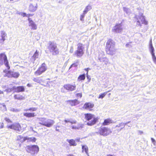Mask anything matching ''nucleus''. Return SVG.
I'll use <instances>...</instances> for the list:
<instances>
[{
	"label": "nucleus",
	"mask_w": 156,
	"mask_h": 156,
	"mask_svg": "<svg viewBox=\"0 0 156 156\" xmlns=\"http://www.w3.org/2000/svg\"><path fill=\"white\" fill-rule=\"evenodd\" d=\"M116 49L115 48V43L112 39H108L105 47V50L107 54L112 55L116 52Z\"/></svg>",
	"instance_id": "obj_1"
},
{
	"label": "nucleus",
	"mask_w": 156,
	"mask_h": 156,
	"mask_svg": "<svg viewBox=\"0 0 156 156\" xmlns=\"http://www.w3.org/2000/svg\"><path fill=\"white\" fill-rule=\"evenodd\" d=\"M134 19V22L136 23V25L138 26L141 27L142 24L145 25H148V22L143 13H141L138 15H136Z\"/></svg>",
	"instance_id": "obj_2"
},
{
	"label": "nucleus",
	"mask_w": 156,
	"mask_h": 156,
	"mask_svg": "<svg viewBox=\"0 0 156 156\" xmlns=\"http://www.w3.org/2000/svg\"><path fill=\"white\" fill-rule=\"evenodd\" d=\"M85 119L88 121L86 124L88 126H92L95 125L98 121V119L97 117H94V115L90 113L84 114Z\"/></svg>",
	"instance_id": "obj_3"
},
{
	"label": "nucleus",
	"mask_w": 156,
	"mask_h": 156,
	"mask_svg": "<svg viewBox=\"0 0 156 156\" xmlns=\"http://www.w3.org/2000/svg\"><path fill=\"white\" fill-rule=\"evenodd\" d=\"M84 53V45L81 43H79L77 44L76 50L75 51L73 55L77 58H81Z\"/></svg>",
	"instance_id": "obj_4"
},
{
	"label": "nucleus",
	"mask_w": 156,
	"mask_h": 156,
	"mask_svg": "<svg viewBox=\"0 0 156 156\" xmlns=\"http://www.w3.org/2000/svg\"><path fill=\"white\" fill-rule=\"evenodd\" d=\"M39 121V124L48 127H51L54 123L53 120L47 119L45 118H40Z\"/></svg>",
	"instance_id": "obj_5"
},
{
	"label": "nucleus",
	"mask_w": 156,
	"mask_h": 156,
	"mask_svg": "<svg viewBox=\"0 0 156 156\" xmlns=\"http://www.w3.org/2000/svg\"><path fill=\"white\" fill-rule=\"evenodd\" d=\"M3 63H4L7 69H9L10 67L9 65V63L7 56L5 53H2L0 54V65H3Z\"/></svg>",
	"instance_id": "obj_6"
},
{
	"label": "nucleus",
	"mask_w": 156,
	"mask_h": 156,
	"mask_svg": "<svg viewBox=\"0 0 156 156\" xmlns=\"http://www.w3.org/2000/svg\"><path fill=\"white\" fill-rule=\"evenodd\" d=\"M48 48L53 55H55L59 54V50L56 45L54 43L50 42L48 43Z\"/></svg>",
	"instance_id": "obj_7"
},
{
	"label": "nucleus",
	"mask_w": 156,
	"mask_h": 156,
	"mask_svg": "<svg viewBox=\"0 0 156 156\" xmlns=\"http://www.w3.org/2000/svg\"><path fill=\"white\" fill-rule=\"evenodd\" d=\"M112 133L111 129L106 127L101 126L98 130V133L103 136H106Z\"/></svg>",
	"instance_id": "obj_8"
},
{
	"label": "nucleus",
	"mask_w": 156,
	"mask_h": 156,
	"mask_svg": "<svg viewBox=\"0 0 156 156\" xmlns=\"http://www.w3.org/2000/svg\"><path fill=\"white\" fill-rule=\"evenodd\" d=\"M47 69V67L45 63L44 62L38 68L37 70L34 73L36 76L41 75L46 71Z\"/></svg>",
	"instance_id": "obj_9"
},
{
	"label": "nucleus",
	"mask_w": 156,
	"mask_h": 156,
	"mask_svg": "<svg viewBox=\"0 0 156 156\" xmlns=\"http://www.w3.org/2000/svg\"><path fill=\"white\" fill-rule=\"evenodd\" d=\"M39 150V147L36 145H33L31 146L28 145L27 146V151L29 153H31V154H34L37 153Z\"/></svg>",
	"instance_id": "obj_10"
},
{
	"label": "nucleus",
	"mask_w": 156,
	"mask_h": 156,
	"mask_svg": "<svg viewBox=\"0 0 156 156\" xmlns=\"http://www.w3.org/2000/svg\"><path fill=\"white\" fill-rule=\"evenodd\" d=\"M7 128L14 130L17 132H20L22 130L20 124L18 123H16L10 125L8 126Z\"/></svg>",
	"instance_id": "obj_11"
},
{
	"label": "nucleus",
	"mask_w": 156,
	"mask_h": 156,
	"mask_svg": "<svg viewBox=\"0 0 156 156\" xmlns=\"http://www.w3.org/2000/svg\"><path fill=\"white\" fill-rule=\"evenodd\" d=\"M63 87L66 90L69 91H73L76 90V85L75 84H66L64 85Z\"/></svg>",
	"instance_id": "obj_12"
},
{
	"label": "nucleus",
	"mask_w": 156,
	"mask_h": 156,
	"mask_svg": "<svg viewBox=\"0 0 156 156\" xmlns=\"http://www.w3.org/2000/svg\"><path fill=\"white\" fill-rule=\"evenodd\" d=\"M94 107V104L93 103L87 102L84 104L83 108L84 109L88 110L89 111H92L93 110Z\"/></svg>",
	"instance_id": "obj_13"
},
{
	"label": "nucleus",
	"mask_w": 156,
	"mask_h": 156,
	"mask_svg": "<svg viewBox=\"0 0 156 156\" xmlns=\"http://www.w3.org/2000/svg\"><path fill=\"white\" fill-rule=\"evenodd\" d=\"M122 30V25L121 23L116 24L112 29V31L115 33H120Z\"/></svg>",
	"instance_id": "obj_14"
},
{
	"label": "nucleus",
	"mask_w": 156,
	"mask_h": 156,
	"mask_svg": "<svg viewBox=\"0 0 156 156\" xmlns=\"http://www.w3.org/2000/svg\"><path fill=\"white\" fill-rule=\"evenodd\" d=\"M37 8L38 5L37 3H31L29 6L28 10L31 12H34L37 10Z\"/></svg>",
	"instance_id": "obj_15"
},
{
	"label": "nucleus",
	"mask_w": 156,
	"mask_h": 156,
	"mask_svg": "<svg viewBox=\"0 0 156 156\" xmlns=\"http://www.w3.org/2000/svg\"><path fill=\"white\" fill-rule=\"evenodd\" d=\"M80 141V138H78L74 140L73 139H71L67 140V141L69 143V145L71 146H76L77 145L76 141L79 142Z\"/></svg>",
	"instance_id": "obj_16"
},
{
	"label": "nucleus",
	"mask_w": 156,
	"mask_h": 156,
	"mask_svg": "<svg viewBox=\"0 0 156 156\" xmlns=\"http://www.w3.org/2000/svg\"><path fill=\"white\" fill-rule=\"evenodd\" d=\"M127 123H124L121 122L119 123V124L117 125L115 127V130L117 131L118 132H119L122 129L125 127V125L127 124Z\"/></svg>",
	"instance_id": "obj_17"
},
{
	"label": "nucleus",
	"mask_w": 156,
	"mask_h": 156,
	"mask_svg": "<svg viewBox=\"0 0 156 156\" xmlns=\"http://www.w3.org/2000/svg\"><path fill=\"white\" fill-rule=\"evenodd\" d=\"M28 20L29 22V26L31 27V29L33 30L37 29V26L34 22L30 18L28 19Z\"/></svg>",
	"instance_id": "obj_18"
},
{
	"label": "nucleus",
	"mask_w": 156,
	"mask_h": 156,
	"mask_svg": "<svg viewBox=\"0 0 156 156\" xmlns=\"http://www.w3.org/2000/svg\"><path fill=\"white\" fill-rule=\"evenodd\" d=\"M66 102L68 104L72 106L76 105L79 103L77 99L67 100Z\"/></svg>",
	"instance_id": "obj_19"
},
{
	"label": "nucleus",
	"mask_w": 156,
	"mask_h": 156,
	"mask_svg": "<svg viewBox=\"0 0 156 156\" xmlns=\"http://www.w3.org/2000/svg\"><path fill=\"white\" fill-rule=\"evenodd\" d=\"M26 137H23L21 135L18 136L17 137L16 141L18 142L23 143L26 140Z\"/></svg>",
	"instance_id": "obj_20"
},
{
	"label": "nucleus",
	"mask_w": 156,
	"mask_h": 156,
	"mask_svg": "<svg viewBox=\"0 0 156 156\" xmlns=\"http://www.w3.org/2000/svg\"><path fill=\"white\" fill-rule=\"evenodd\" d=\"M23 115L24 116L27 118H33L36 115V114L34 112L24 113Z\"/></svg>",
	"instance_id": "obj_21"
},
{
	"label": "nucleus",
	"mask_w": 156,
	"mask_h": 156,
	"mask_svg": "<svg viewBox=\"0 0 156 156\" xmlns=\"http://www.w3.org/2000/svg\"><path fill=\"white\" fill-rule=\"evenodd\" d=\"M15 99L18 100H22L25 99V97L23 95L20 94H15L14 96Z\"/></svg>",
	"instance_id": "obj_22"
},
{
	"label": "nucleus",
	"mask_w": 156,
	"mask_h": 156,
	"mask_svg": "<svg viewBox=\"0 0 156 156\" xmlns=\"http://www.w3.org/2000/svg\"><path fill=\"white\" fill-rule=\"evenodd\" d=\"M113 121L110 118H108L104 120V122H102V124L103 126H107L109 125L110 124L113 123Z\"/></svg>",
	"instance_id": "obj_23"
},
{
	"label": "nucleus",
	"mask_w": 156,
	"mask_h": 156,
	"mask_svg": "<svg viewBox=\"0 0 156 156\" xmlns=\"http://www.w3.org/2000/svg\"><path fill=\"white\" fill-rule=\"evenodd\" d=\"M7 34L6 33L2 31L1 33V38L0 39V43H3L5 40V37H6Z\"/></svg>",
	"instance_id": "obj_24"
},
{
	"label": "nucleus",
	"mask_w": 156,
	"mask_h": 156,
	"mask_svg": "<svg viewBox=\"0 0 156 156\" xmlns=\"http://www.w3.org/2000/svg\"><path fill=\"white\" fill-rule=\"evenodd\" d=\"M15 90L16 92L19 93L24 91L25 89L23 86H19L16 87L15 88Z\"/></svg>",
	"instance_id": "obj_25"
},
{
	"label": "nucleus",
	"mask_w": 156,
	"mask_h": 156,
	"mask_svg": "<svg viewBox=\"0 0 156 156\" xmlns=\"http://www.w3.org/2000/svg\"><path fill=\"white\" fill-rule=\"evenodd\" d=\"M71 124V127L72 129H78L81 127V125L79 123L77 122V124H73V125H72Z\"/></svg>",
	"instance_id": "obj_26"
},
{
	"label": "nucleus",
	"mask_w": 156,
	"mask_h": 156,
	"mask_svg": "<svg viewBox=\"0 0 156 156\" xmlns=\"http://www.w3.org/2000/svg\"><path fill=\"white\" fill-rule=\"evenodd\" d=\"M82 152H85L88 156H89L88 154V148L87 146L85 145H82Z\"/></svg>",
	"instance_id": "obj_27"
},
{
	"label": "nucleus",
	"mask_w": 156,
	"mask_h": 156,
	"mask_svg": "<svg viewBox=\"0 0 156 156\" xmlns=\"http://www.w3.org/2000/svg\"><path fill=\"white\" fill-rule=\"evenodd\" d=\"M150 43L151 52L152 54V56H154L155 55L154 53V48L153 46L151 39L150 40Z\"/></svg>",
	"instance_id": "obj_28"
},
{
	"label": "nucleus",
	"mask_w": 156,
	"mask_h": 156,
	"mask_svg": "<svg viewBox=\"0 0 156 156\" xmlns=\"http://www.w3.org/2000/svg\"><path fill=\"white\" fill-rule=\"evenodd\" d=\"M4 72L5 73H6L4 76H6L8 78H11L12 77V72L10 71H8L6 72L5 71H4Z\"/></svg>",
	"instance_id": "obj_29"
},
{
	"label": "nucleus",
	"mask_w": 156,
	"mask_h": 156,
	"mask_svg": "<svg viewBox=\"0 0 156 156\" xmlns=\"http://www.w3.org/2000/svg\"><path fill=\"white\" fill-rule=\"evenodd\" d=\"M26 140H27V142H34L36 141V139L35 137H26Z\"/></svg>",
	"instance_id": "obj_30"
},
{
	"label": "nucleus",
	"mask_w": 156,
	"mask_h": 156,
	"mask_svg": "<svg viewBox=\"0 0 156 156\" xmlns=\"http://www.w3.org/2000/svg\"><path fill=\"white\" fill-rule=\"evenodd\" d=\"M64 121L65 123L69 122L72 125L77 124V121L76 120H70L69 119H65Z\"/></svg>",
	"instance_id": "obj_31"
},
{
	"label": "nucleus",
	"mask_w": 156,
	"mask_h": 156,
	"mask_svg": "<svg viewBox=\"0 0 156 156\" xmlns=\"http://www.w3.org/2000/svg\"><path fill=\"white\" fill-rule=\"evenodd\" d=\"M85 78V75L84 74L80 75L78 77L77 80L79 81L83 80Z\"/></svg>",
	"instance_id": "obj_32"
},
{
	"label": "nucleus",
	"mask_w": 156,
	"mask_h": 156,
	"mask_svg": "<svg viewBox=\"0 0 156 156\" xmlns=\"http://www.w3.org/2000/svg\"><path fill=\"white\" fill-rule=\"evenodd\" d=\"M20 76V73L18 72H12V77L15 78H18Z\"/></svg>",
	"instance_id": "obj_33"
},
{
	"label": "nucleus",
	"mask_w": 156,
	"mask_h": 156,
	"mask_svg": "<svg viewBox=\"0 0 156 156\" xmlns=\"http://www.w3.org/2000/svg\"><path fill=\"white\" fill-rule=\"evenodd\" d=\"M37 109V108H30L28 109H25L24 110L25 111H30V112H34L36 111Z\"/></svg>",
	"instance_id": "obj_34"
},
{
	"label": "nucleus",
	"mask_w": 156,
	"mask_h": 156,
	"mask_svg": "<svg viewBox=\"0 0 156 156\" xmlns=\"http://www.w3.org/2000/svg\"><path fill=\"white\" fill-rule=\"evenodd\" d=\"M109 91H107V92H104L103 93H102L101 94H100L98 97V98L102 99L103 98H104L105 97V96L107 94V93Z\"/></svg>",
	"instance_id": "obj_35"
},
{
	"label": "nucleus",
	"mask_w": 156,
	"mask_h": 156,
	"mask_svg": "<svg viewBox=\"0 0 156 156\" xmlns=\"http://www.w3.org/2000/svg\"><path fill=\"white\" fill-rule=\"evenodd\" d=\"M38 52L36 50L35 52L34 53L32 57H33L35 59L36 58H38Z\"/></svg>",
	"instance_id": "obj_36"
},
{
	"label": "nucleus",
	"mask_w": 156,
	"mask_h": 156,
	"mask_svg": "<svg viewBox=\"0 0 156 156\" xmlns=\"http://www.w3.org/2000/svg\"><path fill=\"white\" fill-rule=\"evenodd\" d=\"M75 96L77 98H81L82 96V92L77 93L76 94Z\"/></svg>",
	"instance_id": "obj_37"
},
{
	"label": "nucleus",
	"mask_w": 156,
	"mask_h": 156,
	"mask_svg": "<svg viewBox=\"0 0 156 156\" xmlns=\"http://www.w3.org/2000/svg\"><path fill=\"white\" fill-rule=\"evenodd\" d=\"M5 120L8 123H10L12 122V121L9 118L7 117H5Z\"/></svg>",
	"instance_id": "obj_38"
},
{
	"label": "nucleus",
	"mask_w": 156,
	"mask_h": 156,
	"mask_svg": "<svg viewBox=\"0 0 156 156\" xmlns=\"http://www.w3.org/2000/svg\"><path fill=\"white\" fill-rule=\"evenodd\" d=\"M33 80L34 82L39 83L40 82V80H39V78H35L33 79Z\"/></svg>",
	"instance_id": "obj_39"
},
{
	"label": "nucleus",
	"mask_w": 156,
	"mask_h": 156,
	"mask_svg": "<svg viewBox=\"0 0 156 156\" xmlns=\"http://www.w3.org/2000/svg\"><path fill=\"white\" fill-rule=\"evenodd\" d=\"M91 9V6H90V5H88L86 7L85 9L86 10H87V11L88 12Z\"/></svg>",
	"instance_id": "obj_40"
},
{
	"label": "nucleus",
	"mask_w": 156,
	"mask_h": 156,
	"mask_svg": "<svg viewBox=\"0 0 156 156\" xmlns=\"http://www.w3.org/2000/svg\"><path fill=\"white\" fill-rule=\"evenodd\" d=\"M77 65L76 63H73L70 66L69 69H70L73 66L77 67Z\"/></svg>",
	"instance_id": "obj_41"
},
{
	"label": "nucleus",
	"mask_w": 156,
	"mask_h": 156,
	"mask_svg": "<svg viewBox=\"0 0 156 156\" xmlns=\"http://www.w3.org/2000/svg\"><path fill=\"white\" fill-rule=\"evenodd\" d=\"M74 49L73 47H71L69 51V52L70 53H72L73 52Z\"/></svg>",
	"instance_id": "obj_42"
},
{
	"label": "nucleus",
	"mask_w": 156,
	"mask_h": 156,
	"mask_svg": "<svg viewBox=\"0 0 156 156\" xmlns=\"http://www.w3.org/2000/svg\"><path fill=\"white\" fill-rule=\"evenodd\" d=\"M154 63L156 65V57L155 56L152 57Z\"/></svg>",
	"instance_id": "obj_43"
},
{
	"label": "nucleus",
	"mask_w": 156,
	"mask_h": 156,
	"mask_svg": "<svg viewBox=\"0 0 156 156\" xmlns=\"http://www.w3.org/2000/svg\"><path fill=\"white\" fill-rule=\"evenodd\" d=\"M84 16H85V15H84L83 14L82 15H81L80 16V20H81V21L83 20V18H84Z\"/></svg>",
	"instance_id": "obj_44"
},
{
	"label": "nucleus",
	"mask_w": 156,
	"mask_h": 156,
	"mask_svg": "<svg viewBox=\"0 0 156 156\" xmlns=\"http://www.w3.org/2000/svg\"><path fill=\"white\" fill-rule=\"evenodd\" d=\"M60 128V127L59 126H56V131H59L60 130V129H59Z\"/></svg>",
	"instance_id": "obj_45"
},
{
	"label": "nucleus",
	"mask_w": 156,
	"mask_h": 156,
	"mask_svg": "<svg viewBox=\"0 0 156 156\" xmlns=\"http://www.w3.org/2000/svg\"><path fill=\"white\" fill-rule=\"evenodd\" d=\"M90 69L88 68H85L84 69V70L87 71V73H86V75H88V70L89 69Z\"/></svg>",
	"instance_id": "obj_46"
},
{
	"label": "nucleus",
	"mask_w": 156,
	"mask_h": 156,
	"mask_svg": "<svg viewBox=\"0 0 156 156\" xmlns=\"http://www.w3.org/2000/svg\"><path fill=\"white\" fill-rule=\"evenodd\" d=\"M4 127V124L3 123H1V125L0 126V128L2 129Z\"/></svg>",
	"instance_id": "obj_47"
},
{
	"label": "nucleus",
	"mask_w": 156,
	"mask_h": 156,
	"mask_svg": "<svg viewBox=\"0 0 156 156\" xmlns=\"http://www.w3.org/2000/svg\"><path fill=\"white\" fill-rule=\"evenodd\" d=\"M22 16L23 17L26 16H27V14L26 13H23L22 14Z\"/></svg>",
	"instance_id": "obj_48"
},
{
	"label": "nucleus",
	"mask_w": 156,
	"mask_h": 156,
	"mask_svg": "<svg viewBox=\"0 0 156 156\" xmlns=\"http://www.w3.org/2000/svg\"><path fill=\"white\" fill-rule=\"evenodd\" d=\"M87 12V10L85 9L83 11V14L85 15V14Z\"/></svg>",
	"instance_id": "obj_49"
},
{
	"label": "nucleus",
	"mask_w": 156,
	"mask_h": 156,
	"mask_svg": "<svg viewBox=\"0 0 156 156\" xmlns=\"http://www.w3.org/2000/svg\"><path fill=\"white\" fill-rule=\"evenodd\" d=\"M151 141L152 142L154 143V142H155V140H154V139L153 138H151Z\"/></svg>",
	"instance_id": "obj_50"
},
{
	"label": "nucleus",
	"mask_w": 156,
	"mask_h": 156,
	"mask_svg": "<svg viewBox=\"0 0 156 156\" xmlns=\"http://www.w3.org/2000/svg\"><path fill=\"white\" fill-rule=\"evenodd\" d=\"M27 86H28V87H30L31 86V84H30L29 83H28L27 85Z\"/></svg>",
	"instance_id": "obj_51"
},
{
	"label": "nucleus",
	"mask_w": 156,
	"mask_h": 156,
	"mask_svg": "<svg viewBox=\"0 0 156 156\" xmlns=\"http://www.w3.org/2000/svg\"><path fill=\"white\" fill-rule=\"evenodd\" d=\"M15 0H9V1L12 2H15Z\"/></svg>",
	"instance_id": "obj_52"
},
{
	"label": "nucleus",
	"mask_w": 156,
	"mask_h": 156,
	"mask_svg": "<svg viewBox=\"0 0 156 156\" xmlns=\"http://www.w3.org/2000/svg\"><path fill=\"white\" fill-rule=\"evenodd\" d=\"M67 156H75L73 155V154H68V155H67Z\"/></svg>",
	"instance_id": "obj_53"
},
{
	"label": "nucleus",
	"mask_w": 156,
	"mask_h": 156,
	"mask_svg": "<svg viewBox=\"0 0 156 156\" xmlns=\"http://www.w3.org/2000/svg\"><path fill=\"white\" fill-rule=\"evenodd\" d=\"M3 92L2 91L0 90V94H3Z\"/></svg>",
	"instance_id": "obj_54"
},
{
	"label": "nucleus",
	"mask_w": 156,
	"mask_h": 156,
	"mask_svg": "<svg viewBox=\"0 0 156 156\" xmlns=\"http://www.w3.org/2000/svg\"><path fill=\"white\" fill-rule=\"evenodd\" d=\"M106 156H113L112 154H107Z\"/></svg>",
	"instance_id": "obj_55"
},
{
	"label": "nucleus",
	"mask_w": 156,
	"mask_h": 156,
	"mask_svg": "<svg viewBox=\"0 0 156 156\" xmlns=\"http://www.w3.org/2000/svg\"><path fill=\"white\" fill-rule=\"evenodd\" d=\"M32 15H33L31 14H28V16L29 17L30 16H32Z\"/></svg>",
	"instance_id": "obj_56"
},
{
	"label": "nucleus",
	"mask_w": 156,
	"mask_h": 156,
	"mask_svg": "<svg viewBox=\"0 0 156 156\" xmlns=\"http://www.w3.org/2000/svg\"><path fill=\"white\" fill-rule=\"evenodd\" d=\"M111 94V93H109L108 94V95L109 97H110V96Z\"/></svg>",
	"instance_id": "obj_57"
}]
</instances>
